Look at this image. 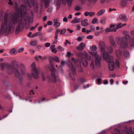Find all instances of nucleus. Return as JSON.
I'll use <instances>...</instances> for the list:
<instances>
[{"mask_svg":"<svg viewBox=\"0 0 134 134\" xmlns=\"http://www.w3.org/2000/svg\"><path fill=\"white\" fill-rule=\"evenodd\" d=\"M29 1L32 2V0H24L26 6L25 7L22 5L21 7V9H18V7L16 4L15 9L16 13L15 14V18L12 19L11 21H9L10 16L8 11L5 14L4 19H3V15H0V20L2 21V24L0 26V34L3 33L5 31V34H8L10 32L12 24L16 25L17 23L18 24V25L16 29L15 32L16 33H18L19 32L21 27L23 26L24 24H26L28 23L29 24L30 23L33 22V18L28 19L27 14L25 12L26 10V7L28 6L29 7H31V5L28 2Z\"/></svg>","mask_w":134,"mask_h":134,"instance_id":"obj_1","label":"nucleus"},{"mask_svg":"<svg viewBox=\"0 0 134 134\" xmlns=\"http://www.w3.org/2000/svg\"><path fill=\"white\" fill-rule=\"evenodd\" d=\"M17 65L13 66L12 65H9L7 63L3 64L0 63V68L1 70H3L5 69L7 72L9 74H11L13 71L16 75L19 77L20 74H24L25 69L24 68L21 69L20 73L18 72L17 69L15 68V67H17Z\"/></svg>","mask_w":134,"mask_h":134,"instance_id":"obj_2","label":"nucleus"},{"mask_svg":"<svg viewBox=\"0 0 134 134\" xmlns=\"http://www.w3.org/2000/svg\"><path fill=\"white\" fill-rule=\"evenodd\" d=\"M130 36L128 35H126L125 37L121 38L120 37H118L116 39V42L119 44L120 46V48H124L126 47L127 46V43L126 41L127 40L129 41V43L131 46H134V40L133 39H130L129 40L130 38Z\"/></svg>","mask_w":134,"mask_h":134,"instance_id":"obj_3","label":"nucleus"},{"mask_svg":"<svg viewBox=\"0 0 134 134\" xmlns=\"http://www.w3.org/2000/svg\"><path fill=\"white\" fill-rule=\"evenodd\" d=\"M89 53L93 56L94 57L95 60L94 61L92 60L90 66L92 69L94 68L95 67H99L100 66L101 57L97 54V52H93L89 51Z\"/></svg>","mask_w":134,"mask_h":134,"instance_id":"obj_4","label":"nucleus"},{"mask_svg":"<svg viewBox=\"0 0 134 134\" xmlns=\"http://www.w3.org/2000/svg\"><path fill=\"white\" fill-rule=\"evenodd\" d=\"M51 65L48 66L49 69L51 71V80L53 82H55L58 79V74L54 68L51 62H50Z\"/></svg>","mask_w":134,"mask_h":134,"instance_id":"obj_5","label":"nucleus"},{"mask_svg":"<svg viewBox=\"0 0 134 134\" xmlns=\"http://www.w3.org/2000/svg\"><path fill=\"white\" fill-rule=\"evenodd\" d=\"M98 47L100 49V52H103L105 51L107 48L104 42L102 41H99Z\"/></svg>","mask_w":134,"mask_h":134,"instance_id":"obj_6","label":"nucleus"},{"mask_svg":"<svg viewBox=\"0 0 134 134\" xmlns=\"http://www.w3.org/2000/svg\"><path fill=\"white\" fill-rule=\"evenodd\" d=\"M101 52L103 53V57L107 62H109V60L111 59H113V57L112 56H108V53L107 52L105 51V50L103 52Z\"/></svg>","mask_w":134,"mask_h":134,"instance_id":"obj_7","label":"nucleus"},{"mask_svg":"<svg viewBox=\"0 0 134 134\" xmlns=\"http://www.w3.org/2000/svg\"><path fill=\"white\" fill-rule=\"evenodd\" d=\"M72 0H58L57 4L59 5L60 3L62 2L64 4H65L67 2L68 3V4L69 6L71 5Z\"/></svg>","mask_w":134,"mask_h":134,"instance_id":"obj_8","label":"nucleus"},{"mask_svg":"<svg viewBox=\"0 0 134 134\" xmlns=\"http://www.w3.org/2000/svg\"><path fill=\"white\" fill-rule=\"evenodd\" d=\"M31 74L34 78L35 79H38L39 77V71L38 70L31 71Z\"/></svg>","mask_w":134,"mask_h":134,"instance_id":"obj_9","label":"nucleus"},{"mask_svg":"<svg viewBox=\"0 0 134 134\" xmlns=\"http://www.w3.org/2000/svg\"><path fill=\"white\" fill-rule=\"evenodd\" d=\"M124 133L125 134H134V132H132L131 127H129L128 129L127 127L125 128L124 130Z\"/></svg>","mask_w":134,"mask_h":134,"instance_id":"obj_10","label":"nucleus"},{"mask_svg":"<svg viewBox=\"0 0 134 134\" xmlns=\"http://www.w3.org/2000/svg\"><path fill=\"white\" fill-rule=\"evenodd\" d=\"M113 59H111L107 62L108 63V66L109 70L110 71H113L114 69V63L113 62Z\"/></svg>","mask_w":134,"mask_h":134,"instance_id":"obj_11","label":"nucleus"},{"mask_svg":"<svg viewBox=\"0 0 134 134\" xmlns=\"http://www.w3.org/2000/svg\"><path fill=\"white\" fill-rule=\"evenodd\" d=\"M67 64L69 68L70 69V71L72 72L73 74H75V68L73 67L71 62L68 61Z\"/></svg>","mask_w":134,"mask_h":134,"instance_id":"obj_12","label":"nucleus"},{"mask_svg":"<svg viewBox=\"0 0 134 134\" xmlns=\"http://www.w3.org/2000/svg\"><path fill=\"white\" fill-rule=\"evenodd\" d=\"M115 26L114 25H111L110 26L109 28L106 29L105 31L108 32H115L116 31V29L115 28Z\"/></svg>","mask_w":134,"mask_h":134,"instance_id":"obj_13","label":"nucleus"},{"mask_svg":"<svg viewBox=\"0 0 134 134\" xmlns=\"http://www.w3.org/2000/svg\"><path fill=\"white\" fill-rule=\"evenodd\" d=\"M80 56H83L84 57H86L88 60H90L91 59L90 56L86 52L80 53Z\"/></svg>","mask_w":134,"mask_h":134,"instance_id":"obj_14","label":"nucleus"},{"mask_svg":"<svg viewBox=\"0 0 134 134\" xmlns=\"http://www.w3.org/2000/svg\"><path fill=\"white\" fill-rule=\"evenodd\" d=\"M85 47V45L83 42L81 43L77 48V49L79 50L80 51L83 50Z\"/></svg>","mask_w":134,"mask_h":134,"instance_id":"obj_15","label":"nucleus"},{"mask_svg":"<svg viewBox=\"0 0 134 134\" xmlns=\"http://www.w3.org/2000/svg\"><path fill=\"white\" fill-rule=\"evenodd\" d=\"M58 20L56 19H54L53 20V25L56 27H58L60 25V23L58 22Z\"/></svg>","mask_w":134,"mask_h":134,"instance_id":"obj_16","label":"nucleus"},{"mask_svg":"<svg viewBox=\"0 0 134 134\" xmlns=\"http://www.w3.org/2000/svg\"><path fill=\"white\" fill-rule=\"evenodd\" d=\"M81 19L80 18L78 19L76 17L74 18V19L71 21V23H79L81 21Z\"/></svg>","mask_w":134,"mask_h":134,"instance_id":"obj_17","label":"nucleus"},{"mask_svg":"<svg viewBox=\"0 0 134 134\" xmlns=\"http://www.w3.org/2000/svg\"><path fill=\"white\" fill-rule=\"evenodd\" d=\"M81 61L84 66L85 67L87 66L88 65V63L85 58L81 59Z\"/></svg>","mask_w":134,"mask_h":134,"instance_id":"obj_18","label":"nucleus"},{"mask_svg":"<svg viewBox=\"0 0 134 134\" xmlns=\"http://www.w3.org/2000/svg\"><path fill=\"white\" fill-rule=\"evenodd\" d=\"M35 58L36 60L37 61H39L40 60L39 59H41L42 60H43L46 58L45 57H42L41 55L36 56Z\"/></svg>","mask_w":134,"mask_h":134,"instance_id":"obj_19","label":"nucleus"},{"mask_svg":"<svg viewBox=\"0 0 134 134\" xmlns=\"http://www.w3.org/2000/svg\"><path fill=\"white\" fill-rule=\"evenodd\" d=\"M87 19H85L82 21L81 22V25L84 26H86L88 25V23H87L88 21Z\"/></svg>","mask_w":134,"mask_h":134,"instance_id":"obj_20","label":"nucleus"},{"mask_svg":"<svg viewBox=\"0 0 134 134\" xmlns=\"http://www.w3.org/2000/svg\"><path fill=\"white\" fill-rule=\"evenodd\" d=\"M46 78L48 79H49L50 77L49 75L47 76V74H46L44 72H43L42 73V77L43 80H45L46 79Z\"/></svg>","mask_w":134,"mask_h":134,"instance_id":"obj_21","label":"nucleus"},{"mask_svg":"<svg viewBox=\"0 0 134 134\" xmlns=\"http://www.w3.org/2000/svg\"><path fill=\"white\" fill-rule=\"evenodd\" d=\"M44 3V5L46 8H47L50 4V0H42Z\"/></svg>","mask_w":134,"mask_h":134,"instance_id":"obj_22","label":"nucleus"},{"mask_svg":"<svg viewBox=\"0 0 134 134\" xmlns=\"http://www.w3.org/2000/svg\"><path fill=\"white\" fill-rule=\"evenodd\" d=\"M38 70L36 68V64L35 62H33L31 65V71Z\"/></svg>","mask_w":134,"mask_h":134,"instance_id":"obj_23","label":"nucleus"},{"mask_svg":"<svg viewBox=\"0 0 134 134\" xmlns=\"http://www.w3.org/2000/svg\"><path fill=\"white\" fill-rule=\"evenodd\" d=\"M105 12V10L104 9H102L100 10L97 13L96 15L98 16H99L101 15L104 13Z\"/></svg>","mask_w":134,"mask_h":134,"instance_id":"obj_24","label":"nucleus"},{"mask_svg":"<svg viewBox=\"0 0 134 134\" xmlns=\"http://www.w3.org/2000/svg\"><path fill=\"white\" fill-rule=\"evenodd\" d=\"M90 49L91 51H95L97 50V47L95 45H93L92 46L90 47Z\"/></svg>","mask_w":134,"mask_h":134,"instance_id":"obj_25","label":"nucleus"},{"mask_svg":"<svg viewBox=\"0 0 134 134\" xmlns=\"http://www.w3.org/2000/svg\"><path fill=\"white\" fill-rule=\"evenodd\" d=\"M119 17L120 19L122 20L125 21L127 20L126 16L125 15L121 14L120 15Z\"/></svg>","mask_w":134,"mask_h":134,"instance_id":"obj_26","label":"nucleus"},{"mask_svg":"<svg viewBox=\"0 0 134 134\" xmlns=\"http://www.w3.org/2000/svg\"><path fill=\"white\" fill-rule=\"evenodd\" d=\"M115 53L117 56H119L122 54V52L118 49H116L115 51Z\"/></svg>","mask_w":134,"mask_h":134,"instance_id":"obj_27","label":"nucleus"},{"mask_svg":"<svg viewBox=\"0 0 134 134\" xmlns=\"http://www.w3.org/2000/svg\"><path fill=\"white\" fill-rule=\"evenodd\" d=\"M71 59L72 61L74 62L75 65H76L77 64H80V61L77 59H75L74 58H72Z\"/></svg>","mask_w":134,"mask_h":134,"instance_id":"obj_28","label":"nucleus"},{"mask_svg":"<svg viewBox=\"0 0 134 134\" xmlns=\"http://www.w3.org/2000/svg\"><path fill=\"white\" fill-rule=\"evenodd\" d=\"M35 4L33 5L34 11L35 12H37L38 10V5L37 4L36 1H34Z\"/></svg>","mask_w":134,"mask_h":134,"instance_id":"obj_29","label":"nucleus"},{"mask_svg":"<svg viewBox=\"0 0 134 134\" xmlns=\"http://www.w3.org/2000/svg\"><path fill=\"white\" fill-rule=\"evenodd\" d=\"M52 59L56 62L59 63L60 62V60L59 58L57 56H55L53 57H52Z\"/></svg>","mask_w":134,"mask_h":134,"instance_id":"obj_30","label":"nucleus"},{"mask_svg":"<svg viewBox=\"0 0 134 134\" xmlns=\"http://www.w3.org/2000/svg\"><path fill=\"white\" fill-rule=\"evenodd\" d=\"M16 53L17 52L15 50L14 48L12 49L10 52V54L12 55H15L16 54Z\"/></svg>","mask_w":134,"mask_h":134,"instance_id":"obj_31","label":"nucleus"},{"mask_svg":"<svg viewBox=\"0 0 134 134\" xmlns=\"http://www.w3.org/2000/svg\"><path fill=\"white\" fill-rule=\"evenodd\" d=\"M126 25V24H119L116 25V27L117 29H118L119 28L122 27L123 26H125Z\"/></svg>","mask_w":134,"mask_h":134,"instance_id":"obj_32","label":"nucleus"},{"mask_svg":"<svg viewBox=\"0 0 134 134\" xmlns=\"http://www.w3.org/2000/svg\"><path fill=\"white\" fill-rule=\"evenodd\" d=\"M107 51L110 53H111L113 52V49L111 46H109L107 48Z\"/></svg>","mask_w":134,"mask_h":134,"instance_id":"obj_33","label":"nucleus"},{"mask_svg":"<svg viewBox=\"0 0 134 134\" xmlns=\"http://www.w3.org/2000/svg\"><path fill=\"white\" fill-rule=\"evenodd\" d=\"M110 43L114 47L116 46V43L115 42L113 39H111L110 41Z\"/></svg>","mask_w":134,"mask_h":134,"instance_id":"obj_34","label":"nucleus"},{"mask_svg":"<svg viewBox=\"0 0 134 134\" xmlns=\"http://www.w3.org/2000/svg\"><path fill=\"white\" fill-rule=\"evenodd\" d=\"M37 43V41L36 40L32 41L30 43L31 46H34L36 45Z\"/></svg>","mask_w":134,"mask_h":134,"instance_id":"obj_35","label":"nucleus"},{"mask_svg":"<svg viewBox=\"0 0 134 134\" xmlns=\"http://www.w3.org/2000/svg\"><path fill=\"white\" fill-rule=\"evenodd\" d=\"M82 8L79 6H76L75 7V9L77 11L80 10H82Z\"/></svg>","mask_w":134,"mask_h":134,"instance_id":"obj_36","label":"nucleus"},{"mask_svg":"<svg viewBox=\"0 0 134 134\" xmlns=\"http://www.w3.org/2000/svg\"><path fill=\"white\" fill-rule=\"evenodd\" d=\"M58 36H55V39L54 40H53V44H56V43L58 42Z\"/></svg>","mask_w":134,"mask_h":134,"instance_id":"obj_37","label":"nucleus"},{"mask_svg":"<svg viewBox=\"0 0 134 134\" xmlns=\"http://www.w3.org/2000/svg\"><path fill=\"white\" fill-rule=\"evenodd\" d=\"M66 31V30L65 29H64L60 30V34L62 35H64Z\"/></svg>","mask_w":134,"mask_h":134,"instance_id":"obj_38","label":"nucleus"},{"mask_svg":"<svg viewBox=\"0 0 134 134\" xmlns=\"http://www.w3.org/2000/svg\"><path fill=\"white\" fill-rule=\"evenodd\" d=\"M115 66L117 68H119V64L118 60H116L115 64Z\"/></svg>","mask_w":134,"mask_h":134,"instance_id":"obj_39","label":"nucleus"},{"mask_svg":"<svg viewBox=\"0 0 134 134\" xmlns=\"http://www.w3.org/2000/svg\"><path fill=\"white\" fill-rule=\"evenodd\" d=\"M98 19L97 18H95L93 19L92 21V23L93 24H95L97 23Z\"/></svg>","mask_w":134,"mask_h":134,"instance_id":"obj_40","label":"nucleus"},{"mask_svg":"<svg viewBox=\"0 0 134 134\" xmlns=\"http://www.w3.org/2000/svg\"><path fill=\"white\" fill-rule=\"evenodd\" d=\"M41 34V33L40 32H37L34 34H33L32 35V37H36L38 35H40Z\"/></svg>","mask_w":134,"mask_h":134,"instance_id":"obj_41","label":"nucleus"},{"mask_svg":"<svg viewBox=\"0 0 134 134\" xmlns=\"http://www.w3.org/2000/svg\"><path fill=\"white\" fill-rule=\"evenodd\" d=\"M90 30L92 31H93L95 30V28L94 26L93 25H91L90 27Z\"/></svg>","mask_w":134,"mask_h":134,"instance_id":"obj_42","label":"nucleus"},{"mask_svg":"<svg viewBox=\"0 0 134 134\" xmlns=\"http://www.w3.org/2000/svg\"><path fill=\"white\" fill-rule=\"evenodd\" d=\"M60 32V30L59 29H57L56 30L55 32V36H58V33Z\"/></svg>","mask_w":134,"mask_h":134,"instance_id":"obj_43","label":"nucleus"},{"mask_svg":"<svg viewBox=\"0 0 134 134\" xmlns=\"http://www.w3.org/2000/svg\"><path fill=\"white\" fill-rule=\"evenodd\" d=\"M58 49L59 51H63L64 50V48L60 46L58 47Z\"/></svg>","mask_w":134,"mask_h":134,"instance_id":"obj_44","label":"nucleus"},{"mask_svg":"<svg viewBox=\"0 0 134 134\" xmlns=\"http://www.w3.org/2000/svg\"><path fill=\"white\" fill-rule=\"evenodd\" d=\"M101 79L100 78H98L96 80L97 81L98 84L101 83Z\"/></svg>","mask_w":134,"mask_h":134,"instance_id":"obj_45","label":"nucleus"},{"mask_svg":"<svg viewBox=\"0 0 134 134\" xmlns=\"http://www.w3.org/2000/svg\"><path fill=\"white\" fill-rule=\"evenodd\" d=\"M93 38V37L92 35H90L87 36L86 37V38L87 39H92Z\"/></svg>","mask_w":134,"mask_h":134,"instance_id":"obj_46","label":"nucleus"},{"mask_svg":"<svg viewBox=\"0 0 134 134\" xmlns=\"http://www.w3.org/2000/svg\"><path fill=\"white\" fill-rule=\"evenodd\" d=\"M95 13L94 12H89V15L90 16H92L94 15Z\"/></svg>","mask_w":134,"mask_h":134,"instance_id":"obj_47","label":"nucleus"},{"mask_svg":"<svg viewBox=\"0 0 134 134\" xmlns=\"http://www.w3.org/2000/svg\"><path fill=\"white\" fill-rule=\"evenodd\" d=\"M71 54V53L70 52H68L66 54V56L69 57Z\"/></svg>","mask_w":134,"mask_h":134,"instance_id":"obj_48","label":"nucleus"},{"mask_svg":"<svg viewBox=\"0 0 134 134\" xmlns=\"http://www.w3.org/2000/svg\"><path fill=\"white\" fill-rule=\"evenodd\" d=\"M67 43H69V44H71L70 42L69 41L67 40H65V45L66 46Z\"/></svg>","mask_w":134,"mask_h":134,"instance_id":"obj_49","label":"nucleus"},{"mask_svg":"<svg viewBox=\"0 0 134 134\" xmlns=\"http://www.w3.org/2000/svg\"><path fill=\"white\" fill-rule=\"evenodd\" d=\"M84 15L86 16H87L89 15V12L86 11L85 12Z\"/></svg>","mask_w":134,"mask_h":134,"instance_id":"obj_50","label":"nucleus"},{"mask_svg":"<svg viewBox=\"0 0 134 134\" xmlns=\"http://www.w3.org/2000/svg\"><path fill=\"white\" fill-rule=\"evenodd\" d=\"M65 64V62L63 60L61 63V65H60L62 66H64Z\"/></svg>","mask_w":134,"mask_h":134,"instance_id":"obj_51","label":"nucleus"},{"mask_svg":"<svg viewBox=\"0 0 134 134\" xmlns=\"http://www.w3.org/2000/svg\"><path fill=\"white\" fill-rule=\"evenodd\" d=\"M47 24L48 25H52L53 23L51 21H49L47 22Z\"/></svg>","mask_w":134,"mask_h":134,"instance_id":"obj_52","label":"nucleus"},{"mask_svg":"<svg viewBox=\"0 0 134 134\" xmlns=\"http://www.w3.org/2000/svg\"><path fill=\"white\" fill-rule=\"evenodd\" d=\"M51 44L49 43H46L45 44V46L46 47H49L50 46Z\"/></svg>","mask_w":134,"mask_h":134,"instance_id":"obj_53","label":"nucleus"},{"mask_svg":"<svg viewBox=\"0 0 134 134\" xmlns=\"http://www.w3.org/2000/svg\"><path fill=\"white\" fill-rule=\"evenodd\" d=\"M115 131L116 132V134H119V130L117 129H115Z\"/></svg>","mask_w":134,"mask_h":134,"instance_id":"obj_54","label":"nucleus"},{"mask_svg":"<svg viewBox=\"0 0 134 134\" xmlns=\"http://www.w3.org/2000/svg\"><path fill=\"white\" fill-rule=\"evenodd\" d=\"M24 50V48H21L19 49L18 51L19 52H21L23 51Z\"/></svg>","mask_w":134,"mask_h":134,"instance_id":"obj_55","label":"nucleus"},{"mask_svg":"<svg viewBox=\"0 0 134 134\" xmlns=\"http://www.w3.org/2000/svg\"><path fill=\"white\" fill-rule=\"evenodd\" d=\"M56 67L58 68V70H60V69H62V67L61 65H60L59 67L58 66V65H56Z\"/></svg>","mask_w":134,"mask_h":134,"instance_id":"obj_56","label":"nucleus"},{"mask_svg":"<svg viewBox=\"0 0 134 134\" xmlns=\"http://www.w3.org/2000/svg\"><path fill=\"white\" fill-rule=\"evenodd\" d=\"M51 50L52 52H54V53H56L57 52V51L56 49L55 48L52 49Z\"/></svg>","mask_w":134,"mask_h":134,"instance_id":"obj_57","label":"nucleus"},{"mask_svg":"<svg viewBox=\"0 0 134 134\" xmlns=\"http://www.w3.org/2000/svg\"><path fill=\"white\" fill-rule=\"evenodd\" d=\"M108 81L107 80H104V81L103 84L104 85H107L108 83Z\"/></svg>","mask_w":134,"mask_h":134,"instance_id":"obj_58","label":"nucleus"},{"mask_svg":"<svg viewBox=\"0 0 134 134\" xmlns=\"http://www.w3.org/2000/svg\"><path fill=\"white\" fill-rule=\"evenodd\" d=\"M100 33L98 31H97L95 33L94 35L96 36H98L99 34Z\"/></svg>","mask_w":134,"mask_h":134,"instance_id":"obj_59","label":"nucleus"},{"mask_svg":"<svg viewBox=\"0 0 134 134\" xmlns=\"http://www.w3.org/2000/svg\"><path fill=\"white\" fill-rule=\"evenodd\" d=\"M110 84L111 85H112L114 82V81L113 79H110Z\"/></svg>","mask_w":134,"mask_h":134,"instance_id":"obj_60","label":"nucleus"},{"mask_svg":"<svg viewBox=\"0 0 134 134\" xmlns=\"http://www.w3.org/2000/svg\"><path fill=\"white\" fill-rule=\"evenodd\" d=\"M82 40V38L81 37H79L77 38V40L79 41H80Z\"/></svg>","mask_w":134,"mask_h":134,"instance_id":"obj_61","label":"nucleus"},{"mask_svg":"<svg viewBox=\"0 0 134 134\" xmlns=\"http://www.w3.org/2000/svg\"><path fill=\"white\" fill-rule=\"evenodd\" d=\"M68 20V19L66 17L64 18L63 19V21L65 22H67Z\"/></svg>","mask_w":134,"mask_h":134,"instance_id":"obj_62","label":"nucleus"},{"mask_svg":"<svg viewBox=\"0 0 134 134\" xmlns=\"http://www.w3.org/2000/svg\"><path fill=\"white\" fill-rule=\"evenodd\" d=\"M55 47V46L54 45H52L50 47V49L51 50L52 49H54V48Z\"/></svg>","mask_w":134,"mask_h":134,"instance_id":"obj_63","label":"nucleus"},{"mask_svg":"<svg viewBox=\"0 0 134 134\" xmlns=\"http://www.w3.org/2000/svg\"><path fill=\"white\" fill-rule=\"evenodd\" d=\"M131 35L133 37H134V31L132 30L131 31Z\"/></svg>","mask_w":134,"mask_h":134,"instance_id":"obj_64","label":"nucleus"}]
</instances>
